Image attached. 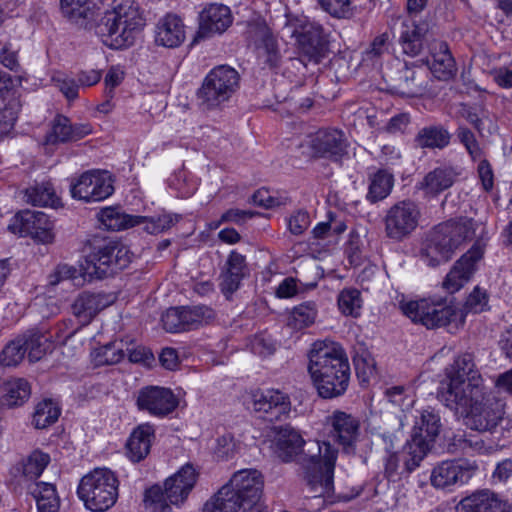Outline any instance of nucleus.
Here are the masks:
<instances>
[{"label":"nucleus","mask_w":512,"mask_h":512,"mask_svg":"<svg viewBox=\"0 0 512 512\" xmlns=\"http://www.w3.org/2000/svg\"><path fill=\"white\" fill-rule=\"evenodd\" d=\"M98 220L107 229L118 231L139 225L142 218L126 214L119 208L106 207L98 213Z\"/></svg>","instance_id":"39"},{"label":"nucleus","mask_w":512,"mask_h":512,"mask_svg":"<svg viewBox=\"0 0 512 512\" xmlns=\"http://www.w3.org/2000/svg\"><path fill=\"white\" fill-rule=\"evenodd\" d=\"M474 233L473 220L467 217L440 223L427 235L421 257L432 267L447 262L455 250L473 238Z\"/></svg>","instance_id":"3"},{"label":"nucleus","mask_w":512,"mask_h":512,"mask_svg":"<svg viewBox=\"0 0 512 512\" xmlns=\"http://www.w3.org/2000/svg\"><path fill=\"white\" fill-rule=\"evenodd\" d=\"M250 348L254 354L265 357L274 353L275 343L270 337L263 334L255 335L250 341Z\"/></svg>","instance_id":"59"},{"label":"nucleus","mask_w":512,"mask_h":512,"mask_svg":"<svg viewBox=\"0 0 512 512\" xmlns=\"http://www.w3.org/2000/svg\"><path fill=\"white\" fill-rule=\"evenodd\" d=\"M318 310L315 302L307 301L295 306L288 317L287 325L294 330L309 327L315 322Z\"/></svg>","instance_id":"41"},{"label":"nucleus","mask_w":512,"mask_h":512,"mask_svg":"<svg viewBox=\"0 0 512 512\" xmlns=\"http://www.w3.org/2000/svg\"><path fill=\"white\" fill-rule=\"evenodd\" d=\"M331 425V436L344 452L350 454L355 452L356 443L360 435V421L357 417L344 411H334L328 417Z\"/></svg>","instance_id":"20"},{"label":"nucleus","mask_w":512,"mask_h":512,"mask_svg":"<svg viewBox=\"0 0 512 512\" xmlns=\"http://www.w3.org/2000/svg\"><path fill=\"white\" fill-rule=\"evenodd\" d=\"M255 215L256 213L250 210L229 209L222 214L219 223L232 222L240 225L245 223L247 219L253 218Z\"/></svg>","instance_id":"64"},{"label":"nucleus","mask_w":512,"mask_h":512,"mask_svg":"<svg viewBox=\"0 0 512 512\" xmlns=\"http://www.w3.org/2000/svg\"><path fill=\"white\" fill-rule=\"evenodd\" d=\"M257 36V57L269 67H277L281 60V54L277 41L272 35L270 29L266 26H260L258 28Z\"/></svg>","instance_id":"33"},{"label":"nucleus","mask_w":512,"mask_h":512,"mask_svg":"<svg viewBox=\"0 0 512 512\" xmlns=\"http://www.w3.org/2000/svg\"><path fill=\"white\" fill-rule=\"evenodd\" d=\"M480 163L477 168L478 177L485 191H490L494 185V173L490 163L486 159H479Z\"/></svg>","instance_id":"63"},{"label":"nucleus","mask_w":512,"mask_h":512,"mask_svg":"<svg viewBox=\"0 0 512 512\" xmlns=\"http://www.w3.org/2000/svg\"><path fill=\"white\" fill-rule=\"evenodd\" d=\"M431 73L439 80H449L456 72L455 60L445 42L436 43L431 52V60H427Z\"/></svg>","instance_id":"30"},{"label":"nucleus","mask_w":512,"mask_h":512,"mask_svg":"<svg viewBox=\"0 0 512 512\" xmlns=\"http://www.w3.org/2000/svg\"><path fill=\"white\" fill-rule=\"evenodd\" d=\"M0 64L12 72H21L22 67L19 61V50L13 49L11 42H5L1 47Z\"/></svg>","instance_id":"55"},{"label":"nucleus","mask_w":512,"mask_h":512,"mask_svg":"<svg viewBox=\"0 0 512 512\" xmlns=\"http://www.w3.org/2000/svg\"><path fill=\"white\" fill-rule=\"evenodd\" d=\"M402 28L399 43L403 53L411 57L419 55L423 49V39L427 31L426 27L416 24L412 20L403 19Z\"/></svg>","instance_id":"32"},{"label":"nucleus","mask_w":512,"mask_h":512,"mask_svg":"<svg viewBox=\"0 0 512 512\" xmlns=\"http://www.w3.org/2000/svg\"><path fill=\"white\" fill-rule=\"evenodd\" d=\"M304 444L302 436L290 426L279 427L275 439L276 454L283 462H290Z\"/></svg>","instance_id":"31"},{"label":"nucleus","mask_w":512,"mask_h":512,"mask_svg":"<svg viewBox=\"0 0 512 512\" xmlns=\"http://www.w3.org/2000/svg\"><path fill=\"white\" fill-rule=\"evenodd\" d=\"M310 225L309 213L305 210H298L288 219V229L293 235H301Z\"/></svg>","instance_id":"60"},{"label":"nucleus","mask_w":512,"mask_h":512,"mask_svg":"<svg viewBox=\"0 0 512 512\" xmlns=\"http://www.w3.org/2000/svg\"><path fill=\"white\" fill-rule=\"evenodd\" d=\"M60 11L68 21L79 25L92 14L88 0H60Z\"/></svg>","instance_id":"45"},{"label":"nucleus","mask_w":512,"mask_h":512,"mask_svg":"<svg viewBox=\"0 0 512 512\" xmlns=\"http://www.w3.org/2000/svg\"><path fill=\"white\" fill-rule=\"evenodd\" d=\"M477 466L467 461H442L432 469L430 481L436 489H450L468 482L474 475Z\"/></svg>","instance_id":"18"},{"label":"nucleus","mask_w":512,"mask_h":512,"mask_svg":"<svg viewBox=\"0 0 512 512\" xmlns=\"http://www.w3.org/2000/svg\"><path fill=\"white\" fill-rule=\"evenodd\" d=\"M394 186V176L385 169H379L369 176L366 199L374 204L387 198Z\"/></svg>","instance_id":"38"},{"label":"nucleus","mask_w":512,"mask_h":512,"mask_svg":"<svg viewBox=\"0 0 512 512\" xmlns=\"http://www.w3.org/2000/svg\"><path fill=\"white\" fill-rule=\"evenodd\" d=\"M60 416V408L51 399L39 402L33 414L32 423L36 429H45L54 424Z\"/></svg>","instance_id":"46"},{"label":"nucleus","mask_w":512,"mask_h":512,"mask_svg":"<svg viewBox=\"0 0 512 512\" xmlns=\"http://www.w3.org/2000/svg\"><path fill=\"white\" fill-rule=\"evenodd\" d=\"M453 446L464 454H483L492 450L491 446H487L484 440L476 434H461L453 438Z\"/></svg>","instance_id":"48"},{"label":"nucleus","mask_w":512,"mask_h":512,"mask_svg":"<svg viewBox=\"0 0 512 512\" xmlns=\"http://www.w3.org/2000/svg\"><path fill=\"white\" fill-rule=\"evenodd\" d=\"M448 408L467 418V425L479 432L493 433L505 421L504 403L494 396L486 395L484 390H480L477 397L469 395L460 398V401Z\"/></svg>","instance_id":"5"},{"label":"nucleus","mask_w":512,"mask_h":512,"mask_svg":"<svg viewBox=\"0 0 512 512\" xmlns=\"http://www.w3.org/2000/svg\"><path fill=\"white\" fill-rule=\"evenodd\" d=\"M123 342L114 341L102 345L91 353L95 366L114 365L124 358Z\"/></svg>","instance_id":"43"},{"label":"nucleus","mask_w":512,"mask_h":512,"mask_svg":"<svg viewBox=\"0 0 512 512\" xmlns=\"http://www.w3.org/2000/svg\"><path fill=\"white\" fill-rule=\"evenodd\" d=\"M232 23L229 7L222 4H210L199 16V29L194 41L221 34Z\"/></svg>","instance_id":"24"},{"label":"nucleus","mask_w":512,"mask_h":512,"mask_svg":"<svg viewBox=\"0 0 512 512\" xmlns=\"http://www.w3.org/2000/svg\"><path fill=\"white\" fill-rule=\"evenodd\" d=\"M178 404V398L172 390L159 386L144 387L139 391L137 397L139 410L157 417L169 415L177 408Z\"/></svg>","instance_id":"19"},{"label":"nucleus","mask_w":512,"mask_h":512,"mask_svg":"<svg viewBox=\"0 0 512 512\" xmlns=\"http://www.w3.org/2000/svg\"><path fill=\"white\" fill-rule=\"evenodd\" d=\"M219 287L227 300L232 298V295L240 288L242 278L234 275L224 269L221 270Z\"/></svg>","instance_id":"57"},{"label":"nucleus","mask_w":512,"mask_h":512,"mask_svg":"<svg viewBox=\"0 0 512 512\" xmlns=\"http://www.w3.org/2000/svg\"><path fill=\"white\" fill-rule=\"evenodd\" d=\"M483 256V247L476 242L467 253H465L452 267L447 274L443 285L451 293L458 291L470 280L476 270V262Z\"/></svg>","instance_id":"22"},{"label":"nucleus","mask_w":512,"mask_h":512,"mask_svg":"<svg viewBox=\"0 0 512 512\" xmlns=\"http://www.w3.org/2000/svg\"><path fill=\"white\" fill-rule=\"evenodd\" d=\"M360 292L356 289L343 290L338 297V306L345 315L358 316L361 308Z\"/></svg>","instance_id":"50"},{"label":"nucleus","mask_w":512,"mask_h":512,"mask_svg":"<svg viewBox=\"0 0 512 512\" xmlns=\"http://www.w3.org/2000/svg\"><path fill=\"white\" fill-rule=\"evenodd\" d=\"M456 179L455 171L450 167H438L430 171L420 183L422 189L428 196H436L450 188Z\"/></svg>","instance_id":"34"},{"label":"nucleus","mask_w":512,"mask_h":512,"mask_svg":"<svg viewBox=\"0 0 512 512\" xmlns=\"http://www.w3.org/2000/svg\"><path fill=\"white\" fill-rule=\"evenodd\" d=\"M353 0H319L321 8L335 18H351L354 14Z\"/></svg>","instance_id":"51"},{"label":"nucleus","mask_w":512,"mask_h":512,"mask_svg":"<svg viewBox=\"0 0 512 512\" xmlns=\"http://www.w3.org/2000/svg\"><path fill=\"white\" fill-rule=\"evenodd\" d=\"M448 383L440 393L441 400L447 407L466 398L469 395L479 396L484 390L482 378L475 369L472 355L466 353L457 357L453 364L446 369Z\"/></svg>","instance_id":"10"},{"label":"nucleus","mask_w":512,"mask_h":512,"mask_svg":"<svg viewBox=\"0 0 512 512\" xmlns=\"http://www.w3.org/2000/svg\"><path fill=\"white\" fill-rule=\"evenodd\" d=\"M441 428L440 415L434 409H424L415 418L411 439L404 446V464L408 473L419 467L439 436Z\"/></svg>","instance_id":"8"},{"label":"nucleus","mask_w":512,"mask_h":512,"mask_svg":"<svg viewBox=\"0 0 512 512\" xmlns=\"http://www.w3.org/2000/svg\"><path fill=\"white\" fill-rule=\"evenodd\" d=\"M154 428L146 423L136 427L126 443V455L132 462H140L150 452Z\"/></svg>","instance_id":"29"},{"label":"nucleus","mask_w":512,"mask_h":512,"mask_svg":"<svg viewBox=\"0 0 512 512\" xmlns=\"http://www.w3.org/2000/svg\"><path fill=\"white\" fill-rule=\"evenodd\" d=\"M119 481L107 468H96L83 476L77 494L87 509L104 512L110 509L118 498Z\"/></svg>","instance_id":"9"},{"label":"nucleus","mask_w":512,"mask_h":512,"mask_svg":"<svg viewBox=\"0 0 512 512\" xmlns=\"http://www.w3.org/2000/svg\"><path fill=\"white\" fill-rule=\"evenodd\" d=\"M25 339L18 337L9 342L0 354V363L4 366H16L26 354Z\"/></svg>","instance_id":"49"},{"label":"nucleus","mask_w":512,"mask_h":512,"mask_svg":"<svg viewBox=\"0 0 512 512\" xmlns=\"http://www.w3.org/2000/svg\"><path fill=\"white\" fill-rule=\"evenodd\" d=\"M27 201L35 206H55L59 199L49 182L37 183L26 190Z\"/></svg>","instance_id":"47"},{"label":"nucleus","mask_w":512,"mask_h":512,"mask_svg":"<svg viewBox=\"0 0 512 512\" xmlns=\"http://www.w3.org/2000/svg\"><path fill=\"white\" fill-rule=\"evenodd\" d=\"M264 479L256 469L235 472L203 506V512H247L263 494Z\"/></svg>","instance_id":"2"},{"label":"nucleus","mask_w":512,"mask_h":512,"mask_svg":"<svg viewBox=\"0 0 512 512\" xmlns=\"http://www.w3.org/2000/svg\"><path fill=\"white\" fill-rule=\"evenodd\" d=\"M285 37L295 38L301 55L309 61L318 63L323 57L325 36L321 25L310 22L306 18L287 16L282 28Z\"/></svg>","instance_id":"13"},{"label":"nucleus","mask_w":512,"mask_h":512,"mask_svg":"<svg viewBox=\"0 0 512 512\" xmlns=\"http://www.w3.org/2000/svg\"><path fill=\"white\" fill-rule=\"evenodd\" d=\"M488 305V296L485 291L479 287H475L474 290L469 294L465 302V309L468 312L480 313Z\"/></svg>","instance_id":"58"},{"label":"nucleus","mask_w":512,"mask_h":512,"mask_svg":"<svg viewBox=\"0 0 512 512\" xmlns=\"http://www.w3.org/2000/svg\"><path fill=\"white\" fill-rule=\"evenodd\" d=\"M143 26L144 19L134 1L121 0L100 19L95 32L106 46L121 49L133 44Z\"/></svg>","instance_id":"4"},{"label":"nucleus","mask_w":512,"mask_h":512,"mask_svg":"<svg viewBox=\"0 0 512 512\" xmlns=\"http://www.w3.org/2000/svg\"><path fill=\"white\" fill-rule=\"evenodd\" d=\"M22 339H25L24 347L31 362L40 360L52 347L49 337L38 331H29Z\"/></svg>","instance_id":"42"},{"label":"nucleus","mask_w":512,"mask_h":512,"mask_svg":"<svg viewBox=\"0 0 512 512\" xmlns=\"http://www.w3.org/2000/svg\"><path fill=\"white\" fill-rule=\"evenodd\" d=\"M1 402L7 407L24 404L30 397L31 387L23 378H13L4 381L0 386Z\"/></svg>","instance_id":"35"},{"label":"nucleus","mask_w":512,"mask_h":512,"mask_svg":"<svg viewBox=\"0 0 512 512\" xmlns=\"http://www.w3.org/2000/svg\"><path fill=\"white\" fill-rule=\"evenodd\" d=\"M85 251V273L99 279L124 269L130 263L126 247L106 237L93 236L88 240Z\"/></svg>","instance_id":"6"},{"label":"nucleus","mask_w":512,"mask_h":512,"mask_svg":"<svg viewBox=\"0 0 512 512\" xmlns=\"http://www.w3.org/2000/svg\"><path fill=\"white\" fill-rule=\"evenodd\" d=\"M402 311L414 323L427 329L444 327L457 317L455 307L443 299L410 301L402 305Z\"/></svg>","instance_id":"14"},{"label":"nucleus","mask_w":512,"mask_h":512,"mask_svg":"<svg viewBox=\"0 0 512 512\" xmlns=\"http://www.w3.org/2000/svg\"><path fill=\"white\" fill-rule=\"evenodd\" d=\"M450 133L441 125H431L421 128L414 138L418 148L443 149L449 145Z\"/></svg>","instance_id":"36"},{"label":"nucleus","mask_w":512,"mask_h":512,"mask_svg":"<svg viewBox=\"0 0 512 512\" xmlns=\"http://www.w3.org/2000/svg\"><path fill=\"white\" fill-rule=\"evenodd\" d=\"M311 147L317 156L338 161L347 154L348 142L342 131L323 129L316 133Z\"/></svg>","instance_id":"25"},{"label":"nucleus","mask_w":512,"mask_h":512,"mask_svg":"<svg viewBox=\"0 0 512 512\" xmlns=\"http://www.w3.org/2000/svg\"><path fill=\"white\" fill-rule=\"evenodd\" d=\"M112 182L107 171H86L71 183V196L87 203L102 201L112 195Z\"/></svg>","instance_id":"17"},{"label":"nucleus","mask_w":512,"mask_h":512,"mask_svg":"<svg viewBox=\"0 0 512 512\" xmlns=\"http://www.w3.org/2000/svg\"><path fill=\"white\" fill-rule=\"evenodd\" d=\"M182 311L186 331L197 329L215 318L214 310L205 305L182 307Z\"/></svg>","instance_id":"44"},{"label":"nucleus","mask_w":512,"mask_h":512,"mask_svg":"<svg viewBox=\"0 0 512 512\" xmlns=\"http://www.w3.org/2000/svg\"><path fill=\"white\" fill-rule=\"evenodd\" d=\"M317 446L318 454L309 458L305 468V478L313 498H331L334 490V468L338 451L330 443Z\"/></svg>","instance_id":"11"},{"label":"nucleus","mask_w":512,"mask_h":512,"mask_svg":"<svg viewBox=\"0 0 512 512\" xmlns=\"http://www.w3.org/2000/svg\"><path fill=\"white\" fill-rule=\"evenodd\" d=\"M421 211L418 204L405 199L393 204L384 216L386 237L393 241L408 238L417 228Z\"/></svg>","instance_id":"15"},{"label":"nucleus","mask_w":512,"mask_h":512,"mask_svg":"<svg viewBox=\"0 0 512 512\" xmlns=\"http://www.w3.org/2000/svg\"><path fill=\"white\" fill-rule=\"evenodd\" d=\"M182 307H172L162 315L163 327L167 332L177 333L186 331Z\"/></svg>","instance_id":"53"},{"label":"nucleus","mask_w":512,"mask_h":512,"mask_svg":"<svg viewBox=\"0 0 512 512\" xmlns=\"http://www.w3.org/2000/svg\"><path fill=\"white\" fill-rule=\"evenodd\" d=\"M28 491L35 499L38 512H57L59 497L55 486L46 482H35L28 486Z\"/></svg>","instance_id":"37"},{"label":"nucleus","mask_w":512,"mask_h":512,"mask_svg":"<svg viewBox=\"0 0 512 512\" xmlns=\"http://www.w3.org/2000/svg\"><path fill=\"white\" fill-rule=\"evenodd\" d=\"M236 276L244 279L249 275L248 265L244 255L240 254L236 250H232L228 255L224 267L222 268Z\"/></svg>","instance_id":"56"},{"label":"nucleus","mask_w":512,"mask_h":512,"mask_svg":"<svg viewBox=\"0 0 512 512\" xmlns=\"http://www.w3.org/2000/svg\"><path fill=\"white\" fill-rule=\"evenodd\" d=\"M461 504L466 512H511L510 504L488 489L474 492Z\"/></svg>","instance_id":"28"},{"label":"nucleus","mask_w":512,"mask_h":512,"mask_svg":"<svg viewBox=\"0 0 512 512\" xmlns=\"http://www.w3.org/2000/svg\"><path fill=\"white\" fill-rule=\"evenodd\" d=\"M186 38L182 19L175 14H166L155 27V43L166 48L180 46Z\"/></svg>","instance_id":"27"},{"label":"nucleus","mask_w":512,"mask_h":512,"mask_svg":"<svg viewBox=\"0 0 512 512\" xmlns=\"http://www.w3.org/2000/svg\"><path fill=\"white\" fill-rule=\"evenodd\" d=\"M240 75L228 65L213 68L204 78L197 92L200 105L215 109L228 102L239 88Z\"/></svg>","instance_id":"12"},{"label":"nucleus","mask_w":512,"mask_h":512,"mask_svg":"<svg viewBox=\"0 0 512 512\" xmlns=\"http://www.w3.org/2000/svg\"><path fill=\"white\" fill-rule=\"evenodd\" d=\"M196 481L195 468L186 464L165 481L164 489L159 485H154L146 490L145 506L151 512H171V505L179 506L185 502Z\"/></svg>","instance_id":"7"},{"label":"nucleus","mask_w":512,"mask_h":512,"mask_svg":"<svg viewBox=\"0 0 512 512\" xmlns=\"http://www.w3.org/2000/svg\"><path fill=\"white\" fill-rule=\"evenodd\" d=\"M253 408L256 412H262L264 419L278 421L290 413L291 402L283 392L267 389L253 395Z\"/></svg>","instance_id":"23"},{"label":"nucleus","mask_w":512,"mask_h":512,"mask_svg":"<svg viewBox=\"0 0 512 512\" xmlns=\"http://www.w3.org/2000/svg\"><path fill=\"white\" fill-rule=\"evenodd\" d=\"M457 137L459 141L465 146L471 158L476 161L482 157V149L477 142L474 133L464 126H459L457 129Z\"/></svg>","instance_id":"54"},{"label":"nucleus","mask_w":512,"mask_h":512,"mask_svg":"<svg viewBox=\"0 0 512 512\" xmlns=\"http://www.w3.org/2000/svg\"><path fill=\"white\" fill-rule=\"evenodd\" d=\"M426 71L416 62H405L394 78L391 90L402 97H416L425 90Z\"/></svg>","instance_id":"21"},{"label":"nucleus","mask_w":512,"mask_h":512,"mask_svg":"<svg viewBox=\"0 0 512 512\" xmlns=\"http://www.w3.org/2000/svg\"><path fill=\"white\" fill-rule=\"evenodd\" d=\"M17 111L0 97V133L8 132L17 120Z\"/></svg>","instance_id":"61"},{"label":"nucleus","mask_w":512,"mask_h":512,"mask_svg":"<svg viewBox=\"0 0 512 512\" xmlns=\"http://www.w3.org/2000/svg\"><path fill=\"white\" fill-rule=\"evenodd\" d=\"M114 297L105 293L82 292L74 300L71 310L80 326L88 325L104 308L111 305Z\"/></svg>","instance_id":"26"},{"label":"nucleus","mask_w":512,"mask_h":512,"mask_svg":"<svg viewBox=\"0 0 512 512\" xmlns=\"http://www.w3.org/2000/svg\"><path fill=\"white\" fill-rule=\"evenodd\" d=\"M49 463V454L34 450L15 467V470L26 479L35 480L42 475Z\"/></svg>","instance_id":"40"},{"label":"nucleus","mask_w":512,"mask_h":512,"mask_svg":"<svg viewBox=\"0 0 512 512\" xmlns=\"http://www.w3.org/2000/svg\"><path fill=\"white\" fill-rule=\"evenodd\" d=\"M308 371L319 396L343 395L350 380V365L344 349L332 341H316L309 352Z\"/></svg>","instance_id":"1"},{"label":"nucleus","mask_w":512,"mask_h":512,"mask_svg":"<svg viewBox=\"0 0 512 512\" xmlns=\"http://www.w3.org/2000/svg\"><path fill=\"white\" fill-rule=\"evenodd\" d=\"M8 230L20 236H30L43 244L54 241V223L41 211L24 210L17 213L8 225Z\"/></svg>","instance_id":"16"},{"label":"nucleus","mask_w":512,"mask_h":512,"mask_svg":"<svg viewBox=\"0 0 512 512\" xmlns=\"http://www.w3.org/2000/svg\"><path fill=\"white\" fill-rule=\"evenodd\" d=\"M53 82L68 100H74L78 97V85L73 79L67 77H54Z\"/></svg>","instance_id":"62"},{"label":"nucleus","mask_w":512,"mask_h":512,"mask_svg":"<svg viewBox=\"0 0 512 512\" xmlns=\"http://www.w3.org/2000/svg\"><path fill=\"white\" fill-rule=\"evenodd\" d=\"M72 124L62 115L55 118L52 133L48 136L49 143L72 141Z\"/></svg>","instance_id":"52"}]
</instances>
